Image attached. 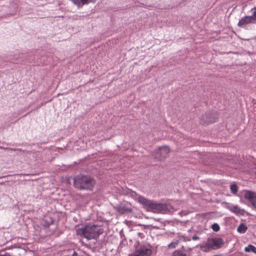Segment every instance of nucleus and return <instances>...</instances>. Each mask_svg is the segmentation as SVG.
I'll use <instances>...</instances> for the list:
<instances>
[{
	"label": "nucleus",
	"instance_id": "1",
	"mask_svg": "<svg viewBox=\"0 0 256 256\" xmlns=\"http://www.w3.org/2000/svg\"><path fill=\"white\" fill-rule=\"evenodd\" d=\"M124 194L143 205L144 208L148 210H152L156 213H165L168 210V206L165 204L157 203L154 201L149 200L144 197L138 194L136 192L130 189L124 190Z\"/></svg>",
	"mask_w": 256,
	"mask_h": 256
},
{
	"label": "nucleus",
	"instance_id": "2",
	"mask_svg": "<svg viewBox=\"0 0 256 256\" xmlns=\"http://www.w3.org/2000/svg\"><path fill=\"white\" fill-rule=\"evenodd\" d=\"M73 180L74 187L78 190H92L96 184L95 180L89 175L79 174Z\"/></svg>",
	"mask_w": 256,
	"mask_h": 256
},
{
	"label": "nucleus",
	"instance_id": "3",
	"mask_svg": "<svg viewBox=\"0 0 256 256\" xmlns=\"http://www.w3.org/2000/svg\"><path fill=\"white\" fill-rule=\"evenodd\" d=\"M103 232V229L96 224H87L78 230V234L89 240L97 238Z\"/></svg>",
	"mask_w": 256,
	"mask_h": 256
},
{
	"label": "nucleus",
	"instance_id": "4",
	"mask_svg": "<svg viewBox=\"0 0 256 256\" xmlns=\"http://www.w3.org/2000/svg\"><path fill=\"white\" fill-rule=\"evenodd\" d=\"M224 244L222 238L218 237L210 238L207 239L203 248L204 251L218 250L221 248Z\"/></svg>",
	"mask_w": 256,
	"mask_h": 256
},
{
	"label": "nucleus",
	"instance_id": "5",
	"mask_svg": "<svg viewBox=\"0 0 256 256\" xmlns=\"http://www.w3.org/2000/svg\"><path fill=\"white\" fill-rule=\"evenodd\" d=\"M218 114L216 110L206 112L200 118V123L203 126H208L216 122Z\"/></svg>",
	"mask_w": 256,
	"mask_h": 256
},
{
	"label": "nucleus",
	"instance_id": "6",
	"mask_svg": "<svg viewBox=\"0 0 256 256\" xmlns=\"http://www.w3.org/2000/svg\"><path fill=\"white\" fill-rule=\"evenodd\" d=\"M169 152L168 146H160L156 150L154 159L158 161L164 160L168 156Z\"/></svg>",
	"mask_w": 256,
	"mask_h": 256
},
{
	"label": "nucleus",
	"instance_id": "7",
	"mask_svg": "<svg viewBox=\"0 0 256 256\" xmlns=\"http://www.w3.org/2000/svg\"><path fill=\"white\" fill-rule=\"evenodd\" d=\"M152 252L150 248L142 245L140 246L135 251L133 256H150Z\"/></svg>",
	"mask_w": 256,
	"mask_h": 256
},
{
	"label": "nucleus",
	"instance_id": "8",
	"mask_svg": "<svg viewBox=\"0 0 256 256\" xmlns=\"http://www.w3.org/2000/svg\"><path fill=\"white\" fill-rule=\"evenodd\" d=\"M244 196L251 204L252 207L256 210V193L247 190L244 192Z\"/></svg>",
	"mask_w": 256,
	"mask_h": 256
},
{
	"label": "nucleus",
	"instance_id": "9",
	"mask_svg": "<svg viewBox=\"0 0 256 256\" xmlns=\"http://www.w3.org/2000/svg\"><path fill=\"white\" fill-rule=\"evenodd\" d=\"M116 209L117 212L121 214L132 213V209L131 208H128L124 205L118 206Z\"/></svg>",
	"mask_w": 256,
	"mask_h": 256
},
{
	"label": "nucleus",
	"instance_id": "10",
	"mask_svg": "<svg viewBox=\"0 0 256 256\" xmlns=\"http://www.w3.org/2000/svg\"><path fill=\"white\" fill-rule=\"evenodd\" d=\"M253 24V22L248 16H246L239 20L238 26L240 28H244L246 24Z\"/></svg>",
	"mask_w": 256,
	"mask_h": 256
},
{
	"label": "nucleus",
	"instance_id": "11",
	"mask_svg": "<svg viewBox=\"0 0 256 256\" xmlns=\"http://www.w3.org/2000/svg\"><path fill=\"white\" fill-rule=\"evenodd\" d=\"M228 208L232 212L235 213L237 215L243 216L246 212L244 209H241L238 206H230L228 207Z\"/></svg>",
	"mask_w": 256,
	"mask_h": 256
},
{
	"label": "nucleus",
	"instance_id": "12",
	"mask_svg": "<svg viewBox=\"0 0 256 256\" xmlns=\"http://www.w3.org/2000/svg\"><path fill=\"white\" fill-rule=\"evenodd\" d=\"M73 4L80 8L84 5L86 4V0H71Z\"/></svg>",
	"mask_w": 256,
	"mask_h": 256
},
{
	"label": "nucleus",
	"instance_id": "13",
	"mask_svg": "<svg viewBox=\"0 0 256 256\" xmlns=\"http://www.w3.org/2000/svg\"><path fill=\"white\" fill-rule=\"evenodd\" d=\"M247 230V226L244 224H240L237 228V231L240 234H244L246 232Z\"/></svg>",
	"mask_w": 256,
	"mask_h": 256
},
{
	"label": "nucleus",
	"instance_id": "14",
	"mask_svg": "<svg viewBox=\"0 0 256 256\" xmlns=\"http://www.w3.org/2000/svg\"><path fill=\"white\" fill-rule=\"evenodd\" d=\"M252 12V14L248 16L253 22V24H256V7H254L251 10Z\"/></svg>",
	"mask_w": 256,
	"mask_h": 256
},
{
	"label": "nucleus",
	"instance_id": "15",
	"mask_svg": "<svg viewBox=\"0 0 256 256\" xmlns=\"http://www.w3.org/2000/svg\"><path fill=\"white\" fill-rule=\"evenodd\" d=\"M244 250L246 252H254V254H256V248L252 244H249V245H248V246H246L244 248Z\"/></svg>",
	"mask_w": 256,
	"mask_h": 256
},
{
	"label": "nucleus",
	"instance_id": "16",
	"mask_svg": "<svg viewBox=\"0 0 256 256\" xmlns=\"http://www.w3.org/2000/svg\"><path fill=\"white\" fill-rule=\"evenodd\" d=\"M230 188L232 193L233 194H236L238 192V188L236 184H231L230 186Z\"/></svg>",
	"mask_w": 256,
	"mask_h": 256
},
{
	"label": "nucleus",
	"instance_id": "17",
	"mask_svg": "<svg viewBox=\"0 0 256 256\" xmlns=\"http://www.w3.org/2000/svg\"><path fill=\"white\" fill-rule=\"evenodd\" d=\"M179 241L176 240L172 242L169 244H168V247L170 249L174 248L176 247V246L178 244Z\"/></svg>",
	"mask_w": 256,
	"mask_h": 256
},
{
	"label": "nucleus",
	"instance_id": "18",
	"mask_svg": "<svg viewBox=\"0 0 256 256\" xmlns=\"http://www.w3.org/2000/svg\"><path fill=\"white\" fill-rule=\"evenodd\" d=\"M172 256H186L185 254L179 250H175L172 254Z\"/></svg>",
	"mask_w": 256,
	"mask_h": 256
},
{
	"label": "nucleus",
	"instance_id": "19",
	"mask_svg": "<svg viewBox=\"0 0 256 256\" xmlns=\"http://www.w3.org/2000/svg\"><path fill=\"white\" fill-rule=\"evenodd\" d=\"M211 228L214 231L216 232H218L220 229L219 225L216 223L213 224L212 225Z\"/></svg>",
	"mask_w": 256,
	"mask_h": 256
},
{
	"label": "nucleus",
	"instance_id": "20",
	"mask_svg": "<svg viewBox=\"0 0 256 256\" xmlns=\"http://www.w3.org/2000/svg\"><path fill=\"white\" fill-rule=\"evenodd\" d=\"M199 239V237L196 235H194L192 237V240H196Z\"/></svg>",
	"mask_w": 256,
	"mask_h": 256
},
{
	"label": "nucleus",
	"instance_id": "21",
	"mask_svg": "<svg viewBox=\"0 0 256 256\" xmlns=\"http://www.w3.org/2000/svg\"><path fill=\"white\" fill-rule=\"evenodd\" d=\"M96 0H86V4H88L90 2H95Z\"/></svg>",
	"mask_w": 256,
	"mask_h": 256
},
{
	"label": "nucleus",
	"instance_id": "22",
	"mask_svg": "<svg viewBox=\"0 0 256 256\" xmlns=\"http://www.w3.org/2000/svg\"><path fill=\"white\" fill-rule=\"evenodd\" d=\"M0 256H12L10 254V253L6 252V253H5L4 254H0Z\"/></svg>",
	"mask_w": 256,
	"mask_h": 256
},
{
	"label": "nucleus",
	"instance_id": "23",
	"mask_svg": "<svg viewBox=\"0 0 256 256\" xmlns=\"http://www.w3.org/2000/svg\"><path fill=\"white\" fill-rule=\"evenodd\" d=\"M141 234H142V233L139 232V233L138 234V236H140V235H141Z\"/></svg>",
	"mask_w": 256,
	"mask_h": 256
}]
</instances>
